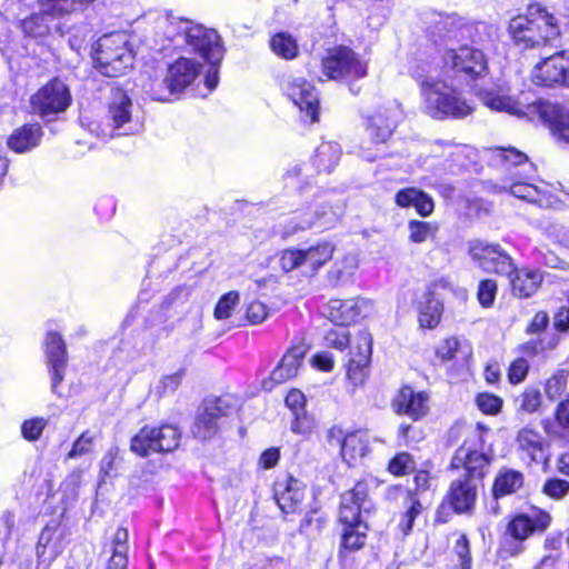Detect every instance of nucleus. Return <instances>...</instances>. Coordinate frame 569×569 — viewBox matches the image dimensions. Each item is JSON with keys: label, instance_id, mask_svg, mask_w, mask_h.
<instances>
[{"label": "nucleus", "instance_id": "obj_1", "mask_svg": "<svg viewBox=\"0 0 569 569\" xmlns=\"http://www.w3.org/2000/svg\"><path fill=\"white\" fill-rule=\"evenodd\" d=\"M493 28L485 22L469 23L450 14H433L429 34L435 43L447 46L442 57L446 77L475 79L487 72L483 49L491 41Z\"/></svg>", "mask_w": 569, "mask_h": 569}, {"label": "nucleus", "instance_id": "obj_2", "mask_svg": "<svg viewBox=\"0 0 569 569\" xmlns=\"http://www.w3.org/2000/svg\"><path fill=\"white\" fill-rule=\"evenodd\" d=\"M158 28L162 31L164 39L157 50L162 52L169 48L176 49L187 44L210 64L204 77V84L208 92L216 89L219 81V64L224 52L217 31L173 16L159 19Z\"/></svg>", "mask_w": 569, "mask_h": 569}, {"label": "nucleus", "instance_id": "obj_3", "mask_svg": "<svg viewBox=\"0 0 569 569\" xmlns=\"http://www.w3.org/2000/svg\"><path fill=\"white\" fill-rule=\"evenodd\" d=\"M478 440H466L455 452L450 467L460 473L452 479L446 501L457 513L470 512L477 501L478 487L491 458L479 448Z\"/></svg>", "mask_w": 569, "mask_h": 569}, {"label": "nucleus", "instance_id": "obj_4", "mask_svg": "<svg viewBox=\"0 0 569 569\" xmlns=\"http://www.w3.org/2000/svg\"><path fill=\"white\" fill-rule=\"evenodd\" d=\"M482 103L491 110L507 112L519 118L531 119L538 114L548 123L552 134L569 144V112L560 104L537 100L525 104L508 93V89L493 84L477 92Z\"/></svg>", "mask_w": 569, "mask_h": 569}, {"label": "nucleus", "instance_id": "obj_5", "mask_svg": "<svg viewBox=\"0 0 569 569\" xmlns=\"http://www.w3.org/2000/svg\"><path fill=\"white\" fill-rule=\"evenodd\" d=\"M508 29L513 41L526 49L547 44L560 36L558 19L540 4H531L526 16L512 18Z\"/></svg>", "mask_w": 569, "mask_h": 569}, {"label": "nucleus", "instance_id": "obj_6", "mask_svg": "<svg viewBox=\"0 0 569 569\" xmlns=\"http://www.w3.org/2000/svg\"><path fill=\"white\" fill-rule=\"evenodd\" d=\"M495 159L510 171L512 182L503 186L505 189L508 188L510 193L519 199L541 204L545 192L528 182L533 177L536 168L525 153L515 148H498L495 151Z\"/></svg>", "mask_w": 569, "mask_h": 569}, {"label": "nucleus", "instance_id": "obj_7", "mask_svg": "<svg viewBox=\"0 0 569 569\" xmlns=\"http://www.w3.org/2000/svg\"><path fill=\"white\" fill-rule=\"evenodd\" d=\"M108 119L110 123L101 127L97 122L89 124V131L98 138L107 140L114 136H130L139 133L143 128V122L139 116L138 109L132 100L122 91H117L108 109Z\"/></svg>", "mask_w": 569, "mask_h": 569}, {"label": "nucleus", "instance_id": "obj_8", "mask_svg": "<svg viewBox=\"0 0 569 569\" xmlns=\"http://www.w3.org/2000/svg\"><path fill=\"white\" fill-rule=\"evenodd\" d=\"M128 43L124 32L104 34L98 40L93 59L102 74L119 77L132 67L134 56Z\"/></svg>", "mask_w": 569, "mask_h": 569}, {"label": "nucleus", "instance_id": "obj_9", "mask_svg": "<svg viewBox=\"0 0 569 569\" xmlns=\"http://www.w3.org/2000/svg\"><path fill=\"white\" fill-rule=\"evenodd\" d=\"M551 523V516L540 509L532 510L531 515L520 513L513 517L506 527L500 541L499 555L508 558L522 551V542L536 531H545Z\"/></svg>", "mask_w": 569, "mask_h": 569}, {"label": "nucleus", "instance_id": "obj_10", "mask_svg": "<svg viewBox=\"0 0 569 569\" xmlns=\"http://www.w3.org/2000/svg\"><path fill=\"white\" fill-rule=\"evenodd\" d=\"M201 69L202 64L194 59L178 58L168 66L163 80L152 87V99L162 102L171 101L173 96L178 97L194 82Z\"/></svg>", "mask_w": 569, "mask_h": 569}, {"label": "nucleus", "instance_id": "obj_11", "mask_svg": "<svg viewBox=\"0 0 569 569\" xmlns=\"http://www.w3.org/2000/svg\"><path fill=\"white\" fill-rule=\"evenodd\" d=\"M425 110L435 119L463 118L473 110L462 94L449 87L445 80L435 89L427 91Z\"/></svg>", "mask_w": 569, "mask_h": 569}, {"label": "nucleus", "instance_id": "obj_12", "mask_svg": "<svg viewBox=\"0 0 569 569\" xmlns=\"http://www.w3.org/2000/svg\"><path fill=\"white\" fill-rule=\"evenodd\" d=\"M181 439L179 429L173 425L144 426L132 437V452L147 457L154 452H171L178 448Z\"/></svg>", "mask_w": 569, "mask_h": 569}, {"label": "nucleus", "instance_id": "obj_13", "mask_svg": "<svg viewBox=\"0 0 569 569\" xmlns=\"http://www.w3.org/2000/svg\"><path fill=\"white\" fill-rule=\"evenodd\" d=\"M468 252L472 261L486 272L507 277L515 272L512 258L500 244L476 239L469 241Z\"/></svg>", "mask_w": 569, "mask_h": 569}, {"label": "nucleus", "instance_id": "obj_14", "mask_svg": "<svg viewBox=\"0 0 569 569\" xmlns=\"http://www.w3.org/2000/svg\"><path fill=\"white\" fill-rule=\"evenodd\" d=\"M322 71L333 80H355L367 76V67L348 47H336L322 59Z\"/></svg>", "mask_w": 569, "mask_h": 569}, {"label": "nucleus", "instance_id": "obj_15", "mask_svg": "<svg viewBox=\"0 0 569 569\" xmlns=\"http://www.w3.org/2000/svg\"><path fill=\"white\" fill-rule=\"evenodd\" d=\"M231 407L222 398H208L196 417L192 433L197 439H211L229 416Z\"/></svg>", "mask_w": 569, "mask_h": 569}, {"label": "nucleus", "instance_id": "obj_16", "mask_svg": "<svg viewBox=\"0 0 569 569\" xmlns=\"http://www.w3.org/2000/svg\"><path fill=\"white\" fill-rule=\"evenodd\" d=\"M68 87L59 79H53L31 97L34 113L42 118L63 112L70 104Z\"/></svg>", "mask_w": 569, "mask_h": 569}, {"label": "nucleus", "instance_id": "obj_17", "mask_svg": "<svg viewBox=\"0 0 569 569\" xmlns=\"http://www.w3.org/2000/svg\"><path fill=\"white\" fill-rule=\"evenodd\" d=\"M403 119V111L397 101L379 107L366 119V133L375 144L386 143L399 122Z\"/></svg>", "mask_w": 569, "mask_h": 569}, {"label": "nucleus", "instance_id": "obj_18", "mask_svg": "<svg viewBox=\"0 0 569 569\" xmlns=\"http://www.w3.org/2000/svg\"><path fill=\"white\" fill-rule=\"evenodd\" d=\"M46 363L51 378V392L61 397L60 383L64 380L68 365L67 345L57 331H48L43 342Z\"/></svg>", "mask_w": 569, "mask_h": 569}, {"label": "nucleus", "instance_id": "obj_19", "mask_svg": "<svg viewBox=\"0 0 569 569\" xmlns=\"http://www.w3.org/2000/svg\"><path fill=\"white\" fill-rule=\"evenodd\" d=\"M284 93L302 113L303 121L317 122L319 118V97L316 88L303 78L288 80Z\"/></svg>", "mask_w": 569, "mask_h": 569}, {"label": "nucleus", "instance_id": "obj_20", "mask_svg": "<svg viewBox=\"0 0 569 569\" xmlns=\"http://www.w3.org/2000/svg\"><path fill=\"white\" fill-rule=\"evenodd\" d=\"M67 537V528L54 521H51L42 529L37 545V569H49L53 560L64 550Z\"/></svg>", "mask_w": 569, "mask_h": 569}, {"label": "nucleus", "instance_id": "obj_21", "mask_svg": "<svg viewBox=\"0 0 569 569\" xmlns=\"http://www.w3.org/2000/svg\"><path fill=\"white\" fill-rule=\"evenodd\" d=\"M368 491V483L358 481L352 489L341 496L339 518L345 526L365 525L361 520V515L372 509Z\"/></svg>", "mask_w": 569, "mask_h": 569}, {"label": "nucleus", "instance_id": "obj_22", "mask_svg": "<svg viewBox=\"0 0 569 569\" xmlns=\"http://www.w3.org/2000/svg\"><path fill=\"white\" fill-rule=\"evenodd\" d=\"M533 78L542 86L560 84L569 88V51H559L542 59L535 67Z\"/></svg>", "mask_w": 569, "mask_h": 569}, {"label": "nucleus", "instance_id": "obj_23", "mask_svg": "<svg viewBox=\"0 0 569 569\" xmlns=\"http://www.w3.org/2000/svg\"><path fill=\"white\" fill-rule=\"evenodd\" d=\"M372 353V337L362 330L358 333L357 345L351 349L347 377L353 387L361 386L368 376V366Z\"/></svg>", "mask_w": 569, "mask_h": 569}, {"label": "nucleus", "instance_id": "obj_24", "mask_svg": "<svg viewBox=\"0 0 569 569\" xmlns=\"http://www.w3.org/2000/svg\"><path fill=\"white\" fill-rule=\"evenodd\" d=\"M372 310V302L365 298L346 300L331 299L328 303L329 319L337 326L348 327L367 317Z\"/></svg>", "mask_w": 569, "mask_h": 569}, {"label": "nucleus", "instance_id": "obj_25", "mask_svg": "<svg viewBox=\"0 0 569 569\" xmlns=\"http://www.w3.org/2000/svg\"><path fill=\"white\" fill-rule=\"evenodd\" d=\"M392 409L397 415H405L418 421L429 412V395L403 386L392 400Z\"/></svg>", "mask_w": 569, "mask_h": 569}, {"label": "nucleus", "instance_id": "obj_26", "mask_svg": "<svg viewBox=\"0 0 569 569\" xmlns=\"http://www.w3.org/2000/svg\"><path fill=\"white\" fill-rule=\"evenodd\" d=\"M338 217L339 212L332 207L328 210L321 207V210L316 208L312 211L296 212L295 216L286 222L282 236L286 238L295 234L299 230H306L316 226L322 229L330 228L331 224L337 221Z\"/></svg>", "mask_w": 569, "mask_h": 569}, {"label": "nucleus", "instance_id": "obj_27", "mask_svg": "<svg viewBox=\"0 0 569 569\" xmlns=\"http://www.w3.org/2000/svg\"><path fill=\"white\" fill-rule=\"evenodd\" d=\"M408 73L419 83L425 98L427 91L435 89L443 81L446 69L443 67L440 69L429 57H417L409 62Z\"/></svg>", "mask_w": 569, "mask_h": 569}, {"label": "nucleus", "instance_id": "obj_28", "mask_svg": "<svg viewBox=\"0 0 569 569\" xmlns=\"http://www.w3.org/2000/svg\"><path fill=\"white\" fill-rule=\"evenodd\" d=\"M306 352L307 350L305 346H295L290 348L283 355L279 365L272 370L269 379L263 380V388L270 390L274 383H282L295 378L302 365Z\"/></svg>", "mask_w": 569, "mask_h": 569}, {"label": "nucleus", "instance_id": "obj_29", "mask_svg": "<svg viewBox=\"0 0 569 569\" xmlns=\"http://www.w3.org/2000/svg\"><path fill=\"white\" fill-rule=\"evenodd\" d=\"M305 483L292 477L274 485V498L279 508L286 513L298 509L305 498Z\"/></svg>", "mask_w": 569, "mask_h": 569}, {"label": "nucleus", "instance_id": "obj_30", "mask_svg": "<svg viewBox=\"0 0 569 569\" xmlns=\"http://www.w3.org/2000/svg\"><path fill=\"white\" fill-rule=\"evenodd\" d=\"M56 19L53 14L40 8L39 13H33L21 21V29L26 36L33 39H42L52 30L62 36L66 32L64 26L61 22L53 23Z\"/></svg>", "mask_w": 569, "mask_h": 569}, {"label": "nucleus", "instance_id": "obj_31", "mask_svg": "<svg viewBox=\"0 0 569 569\" xmlns=\"http://www.w3.org/2000/svg\"><path fill=\"white\" fill-rule=\"evenodd\" d=\"M129 532L126 528H118L112 540L103 548L107 557L106 569H128Z\"/></svg>", "mask_w": 569, "mask_h": 569}, {"label": "nucleus", "instance_id": "obj_32", "mask_svg": "<svg viewBox=\"0 0 569 569\" xmlns=\"http://www.w3.org/2000/svg\"><path fill=\"white\" fill-rule=\"evenodd\" d=\"M42 136L43 131L39 123H28L13 130L7 144L16 153H24L38 147Z\"/></svg>", "mask_w": 569, "mask_h": 569}, {"label": "nucleus", "instance_id": "obj_33", "mask_svg": "<svg viewBox=\"0 0 569 569\" xmlns=\"http://www.w3.org/2000/svg\"><path fill=\"white\" fill-rule=\"evenodd\" d=\"M395 202L400 208L413 207L421 217H429L435 209L432 198L425 191L415 187L402 188L397 191Z\"/></svg>", "mask_w": 569, "mask_h": 569}, {"label": "nucleus", "instance_id": "obj_34", "mask_svg": "<svg viewBox=\"0 0 569 569\" xmlns=\"http://www.w3.org/2000/svg\"><path fill=\"white\" fill-rule=\"evenodd\" d=\"M513 293L519 298L532 296L542 282V274L539 270L515 267V272L508 277Z\"/></svg>", "mask_w": 569, "mask_h": 569}, {"label": "nucleus", "instance_id": "obj_35", "mask_svg": "<svg viewBox=\"0 0 569 569\" xmlns=\"http://www.w3.org/2000/svg\"><path fill=\"white\" fill-rule=\"evenodd\" d=\"M369 452L368 437L362 431L348 433L341 442L342 459L352 466Z\"/></svg>", "mask_w": 569, "mask_h": 569}, {"label": "nucleus", "instance_id": "obj_36", "mask_svg": "<svg viewBox=\"0 0 569 569\" xmlns=\"http://www.w3.org/2000/svg\"><path fill=\"white\" fill-rule=\"evenodd\" d=\"M471 347L457 338H448L437 349V356L443 361H455L458 366H466L471 357Z\"/></svg>", "mask_w": 569, "mask_h": 569}, {"label": "nucleus", "instance_id": "obj_37", "mask_svg": "<svg viewBox=\"0 0 569 569\" xmlns=\"http://www.w3.org/2000/svg\"><path fill=\"white\" fill-rule=\"evenodd\" d=\"M523 485V476L520 471L513 469L501 470L492 487V492L496 499L515 493Z\"/></svg>", "mask_w": 569, "mask_h": 569}, {"label": "nucleus", "instance_id": "obj_38", "mask_svg": "<svg viewBox=\"0 0 569 569\" xmlns=\"http://www.w3.org/2000/svg\"><path fill=\"white\" fill-rule=\"evenodd\" d=\"M342 150L337 142H322L313 157V164L318 171L330 172L339 162Z\"/></svg>", "mask_w": 569, "mask_h": 569}, {"label": "nucleus", "instance_id": "obj_39", "mask_svg": "<svg viewBox=\"0 0 569 569\" xmlns=\"http://www.w3.org/2000/svg\"><path fill=\"white\" fill-rule=\"evenodd\" d=\"M333 247L329 242L302 249L303 268L313 273L331 259Z\"/></svg>", "mask_w": 569, "mask_h": 569}, {"label": "nucleus", "instance_id": "obj_40", "mask_svg": "<svg viewBox=\"0 0 569 569\" xmlns=\"http://www.w3.org/2000/svg\"><path fill=\"white\" fill-rule=\"evenodd\" d=\"M405 510L400 513L398 528L403 536H408L413 528L416 518L421 513L423 507L420 498L415 492H407L403 500Z\"/></svg>", "mask_w": 569, "mask_h": 569}, {"label": "nucleus", "instance_id": "obj_41", "mask_svg": "<svg viewBox=\"0 0 569 569\" xmlns=\"http://www.w3.org/2000/svg\"><path fill=\"white\" fill-rule=\"evenodd\" d=\"M442 303L432 293H427L419 306V323L422 328L432 329L438 326L442 315Z\"/></svg>", "mask_w": 569, "mask_h": 569}, {"label": "nucleus", "instance_id": "obj_42", "mask_svg": "<svg viewBox=\"0 0 569 569\" xmlns=\"http://www.w3.org/2000/svg\"><path fill=\"white\" fill-rule=\"evenodd\" d=\"M517 441L519 447L530 456L531 460L539 461L542 458V437L535 429L525 427L519 430Z\"/></svg>", "mask_w": 569, "mask_h": 569}, {"label": "nucleus", "instance_id": "obj_43", "mask_svg": "<svg viewBox=\"0 0 569 569\" xmlns=\"http://www.w3.org/2000/svg\"><path fill=\"white\" fill-rule=\"evenodd\" d=\"M366 525H346L343 528L339 555L342 557L345 552L357 551L365 546L366 542Z\"/></svg>", "mask_w": 569, "mask_h": 569}, {"label": "nucleus", "instance_id": "obj_44", "mask_svg": "<svg viewBox=\"0 0 569 569\" xmlns=\"http://www.w3.org/2000/svg\"><path fill=\"white\" fill-rule=\"evenodd\" d=\"M94 0H39L40 8L57 19L68 16L92 3Z\"/></svg>", "mask_w": 569, "mask_h": 569}, {"label": "nucleus", "instance_id": "obj_45", "mask_svg": "<svg viewBox=\"0 0 569 569\" xmlns=\"http://www.w3.org/2000/svg\"><path fill=\"white\" fill-rule=\"evenodd\" d=\"M439 226L431 221L410 220L408 222L409 240L413 243H422L433 239Z\"/></svg>", "mask_w": 569, "mask_h": 569}, {"label": "nucleus", "instance_id": "obj_46", "mask_svg": "<svg viewBox=\"0 0 569 569\" xmlns=\"http://www.w3.org/2000/svg\"><path fill=\"white\" fill-rule=\"evenodd\" d=\"M271 50L283 59H293L298 53L296 40L286 32L274 34L270 40Z\"/></svg>", "mask_w": 569, "mask_h": 569}, {"label": "nucleus", "instance_id": "obj_47", "mask_svg": "<svg viewBox=\"0 0 569 569\" xmlns=\"http://www.w3.org/2000/svg\"><path fill=\"white\" fill-rule=\"evenodd\" d=\"M48 423L49 419L44 417H32L26 419L20 427L21 437L29 442L38 441Z\"/></svg>", "mask_w": 569, "mask_h": 569}, {"label": "nucleus", "instance_id": "obj_48", "mask_svg": "<svg viewBox=\"0 0 569 569\" xmlns=\"http://www.w3.org/2000/svg\"><path fill=\"white\" fill-rule=\"evenodd\" d=\"M517 410L519 412L533 413L537 412L541 406L540 390L535 387H528L516 399Z\"/></svg>", "mask_w": 569, "mask_h": 569}, {"label": "nucleus", "instance_id": "obj_49", "mask_svg": "<svg viewBox=\"0 0 569 569\" xmlns=\"http://www.w3.org/2000/svg\"><path fill=\"white\" fill-rule=\"evenodd\" d=\"M568 376L569 371L567 369H559L547 380L545 386V393L548 399L556 400L565 392L567 388Z\"/></svg>", "mask_w": 569, "mask_h": 569}, {"label": "nucleus", "instance_id": "obj_50", "mask_svg": "<svg viewBox=\"0 0 569 569\" xmlns=\"http://www.w3.org/2000/svg\"><path fill=\"white\" fill-rule=\"evenodd\" d=\"M326 346L337 350H345L350 343V332L345 326L328 330L325 335Z\"/></svg>", "mask_w": 569, "mask_h": 569}, {"label": "nucleus", "instance_id": "obj_51", "mask_svg": "<svg viewBox=\"0 0 569 569\" xmlns=\"http://www.w3.org/2000/svg\"><path fill=\"white\" fill-rule=\"evenodd\" d=\"M239 292L238 291H229L224 293L217 302L214 308V317L218 320L227 319L231 316L232 310L239 303Z\"/></svg>", "mask_w": 569, "mask_h": 569}, {"label": "nucleus", "instance_id": "obj_52", "mask_svg": "<svg viewBox=\"0 0 569 569\" xmlns=\"http://www.w3.org/2000/svg\"><path fill=\"white\" fill-rule=\"evenodd\" d=\"M94 435L87 430L83 431L73 442L71 450L66 459H77L92 451Z\"/></svg>", "mask_w": 569, "mask_h": 569}, {"label": "nucleus", "instance_id": "obj_53", "mask_svg": "<svg viewBox=\"0 0 569 569\" xmlns=\"http://www.w3.org/2000/svg\"><path fill=\"white\" fill-rule=\"evenodd\" d=\"M416 468L412 457L408 452L397 453L389 462L388 470L395 476H405Z\"/></svg>", "mask_w": 569, "mask_h": 569}, {"label": "nucleus", "instance_id": "obj_54", "mask_svg": "<svg viewBox=\"0 0 569 569\" xmlns=\"http://www.w3.org/2000/svg\"><path fill=\"white\" fill-rule=\"evenodd\" d=\"M82 476L83 470L74 469L64 478L61 483V491L66 499L71 501L77 499L78 491L82 481Z\"/></svg>", "mask_w": 569, "mask_h": 569}, {"label": "nucleus", "instance_id": "obj_55", "mask_svg": "<svg viewBox=\"0 0 569 569\" xmlns=\"http://www.w3.org/2000/svg\"><path fill=\"white\" fill-rule=\"evenodd\" d=\"M479 410L486 415H497L501 411L502 399L493 393L482 392L476 398Z\"/></svg>", "mask_w": 569, "mask_h": 569}, {"label": "nucleus", "instance_id": "obj_56", "mask_svg": "<svg viewBox=\"0 0 569 569\" xmlns=\"http://www.w3.org/2000/svg\"><path fill=\"white\" fill-rule=\"evenodd\" d=\"M497 282L491 279L481 280L478 286L477 298L483 308L493 305L497 295Z\"/></svg>", "mask_w": 569, "mask_h": 569}, {"label": "nucleus", "instance_id": "obj_57", "mask_svg": "<svg viewBox=\"0 0 569 569\" xmlns=\"http://www.w3.org/2000/svg\"><path fill=\"white\" fill-rule=\"evenodd\" d=\"M542 492L552 499L561 500L569 493V481L550 478L545 482Z\"/></svg>", "mask_w": 569, "mask_h": 569}, {"label": "nucleus", "instance_id": "obj_58", "mask_svg": "<svg viewBox=\"0 0 569 569\" xmlns=\"http://www.w3.org/2000/svg\"><path fill=\"white\" fill-rule=\"evenodd\" d=\"M302 257V249H288L282 251L279 260L281 269L289 272L303 267Z\"/></svg>", "mask_w": 569, "mask_h": 569}, {"label": "nucleus", "instance_id": "obj_59", "mask_svg": "<svg viewBox=\"0 0 569 569\" xmlns=\"http://www.w3.org/2000/svg\"><path fill=\"white\" fill-rule=\"evenodd\" d=\"M453 550L460 561V568L471 569L472 560L470 555V546L469 540L465 535L458 538Z\"/></svg>", "mask_w": 569, "mask_h": 569}, {"label": "nucleus", "instance_id": "obj_60", "mask_svg": "<svg viewBox=\"0 0 569 569\" xmlns=\"http://www.w3.org/2000/svg\"><path fill=\"white\" fill-rule=\"evenodd\" d=\"M529 370V363L525 358H518L511 362L508 371V379L516 385L523 381Z\"/></svg>", "mask_w": 569, "mask_h": 569}, {"label": "nucleus", "instance_id": "obj_61", "mask_svg": "<svg viewBox=\"0 0 569 569\" xmlns=\"http://www.w3.org/2000/svg\"><path fill=\"white\" fill-rule=\"evenodd\" d=\"M118 450L110 449L102 458L100 463V472L104 477H113L118 469Z\"/></svg>", "mask_w": 569, "mask_h": 569}, {"label": "nucleus", "instance_id": "obj_62", "mask_svg": "<svg viewBox=\"0 0 569 569\" xmlns=\"http://www.w3.org/2000/svg\"><path fill=\"white\" fill-rule=\"evenodd\" d=\"M268 316V308L260 301H252L247 308V318L252 325L261 323Z\"/></svg>", "mask_w": 569, "mask_h": 569}, {"label": "nucleus", "instance_id": "obj_63", "mask_svg": "<svg viewBox=\"0 0 569 569\" xmlns=\"http://www.w3.org/2000/svg\"><path fill=\"white\" fill-rule=\"evenodd\" d=\"M313 428V421L305 412L295 413V420L291 423V430L298 435H308Z\"/></svg>", "mask_w": 569, "mask_h": 569}, {"label": "nucleus", "instance_id": "obj_64", "mask_svg": "<svg viewBox=\"0 0 569 569\" xmlns=\"http://www.w3.org/2000/svg\"><path fill=\"white\" fill-rule=\"evenodd\" d=\"M555 418L563 430L569 431V396L557 405Z\"/></svg>", "mask_w": 569, "mask_h": 569}]
</instances>
